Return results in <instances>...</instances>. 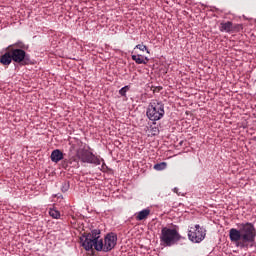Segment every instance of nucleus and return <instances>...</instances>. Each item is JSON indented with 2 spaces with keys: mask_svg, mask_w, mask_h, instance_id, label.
Listing matches in <instances>:
<instances>
[{
  "mask_svg": "<svg viewBox=\"0 0 256 256\" xmlns=\"http://www.w3.org/2000/svg\"><path fill=\"white\" fill-rule=\"evenodd\" d=\"M63 167H64V169H67V167H74V168L79 167V157H77V156L72 157L69 159L68 162L64 161Z\"/></svg>",
  "mask_w": 256,
  "mask_h": 256,
  "instance_id": "12",
  "label": "nucleus"
},
{
  "mask_svg": "<svg viewBox=\"0 0 256 256\" xmlns=\"http://www.w3.org/2000/svg\"><path fill=\"white\" fill-rule=\"evenodd\" d=\"M152 131L154 133L153 135H156L157 133H159V129H157V127H153Z\"/></svg>",
  "mask_w": 256,
  "mask_h": 256,
  "instance_id": "22",
  "label": "nucleus"
},
{
  "mask_svg": "<svg viewBox=\"0 0 256 256\" xmlns=\"http://www.w3.org/2000/svg\"><path fill=\"white\" fill-rule=\"evenodd\" d=\"M76 157L80 159L82 163H90L91 165H101V158L95 156L93 152L80 148L76 151Z\"/></svg>",
  "mask_w": 256,
  "mask_h": 256,
  "instance_id": "6",
  "label": "nucleus"
},
{
  "mask_svg": "<svg viewBox=\"0 0 256 256\" xmlns=\"http://www.w3.org/2000/svg\"><path fill=\"white\" fill-rule=\"evenodd\" d=\"M22 49L23 51H25V49H29V46L21 41H18L12 45L8 46V49Z\"/></svg>",
  "mask_w": 256,
  "mask_h": 256,
  "instance_id": "14",
  "label": "nucleus"
},
{
  "mask_svg": "<svg viewBox=\"0 0 256 256\" xmlns=\"http://www.w3.org/2000/svg\"><path fill=\"white\" fill-rule=\"evenodd\" d=\"M134 49H139V51H146V53H150L149 52V48H147V46L145 44H138L135 46Z\"/></svg>",
  "mask_w": 256,
  "mask_h": 256,
  "instance_id": "19",
  "label": "nucleus"
},
{
  "mask_svg": "<svg viewBox=\"0 0 256 256\" xmlns=\"http://www.w3.org/2000/svg\"><path fill=\"white\" fill-rule=\"evenodd\" d=\"M173 192L176 193L177 195H181V193H179V188H174Z\"/></svg>",
  "mask_w": 256,
  "mask_h": 256,
  "instance_id": "23",
  "label": "nucleus"
},
{
  "mask_svg": "<svg viewBox=\"0 0 256 256\" xmlns=\"http://www.w3.org/2000/svg\"><path fill=\"white\" fill-rule=\"evenodd\" d=\"M207 235V230L201 227L199 224H196L194 227H190L188 231V239L192 241V243H201L205 239Z\"/></svg>",
  "mask_w": 256,
  "mask_h": 256,
  "instance_id": "7",
  "label": "nucleus"
},
{
  "mask_svg": "<svg viewBox=\"0 0 256 256\" xmlns=\"http://www.w3.org/2000/svg\"><path fill=\"white\" fill-rule=\"evenodd\" d=\"M129 89H131V86H129V85L122 87L119 90V95H121V97H127V91H129Z\"/></svg>",
  "mask_w": 256,
  "mask_h": 256,
  "instance_id": "17",
  "label": "nucleus"
},
{
  "mask_svg": "<svg viewBox=\"0 0 256 256\" xmlns=\"http://www.w3.org/2000/svg\"><path fill=\"white\" fill-rule=\"evenodd\" d=\"M10 53L12 54V59L14 63L25 67V65H31V55L23 49L10 48Z\"/></svg>",
  "mask_w": 256,
  "mask_h": 256,
  "instance_id": "5",
  "label": "nucleus"
},
{
  "mask_svg": "<svg viewBox=\"0 0 256 256\" xmlns=\"http://www.w3.org/2000/svg\"><path fill=\"white\" fill-rule=\"evenodd\" d=\"M80 241L85 251H91L94 247L95 251L109 253V251H113L117 245V234L110 232L106 234L103 241V238H101V230L94 229L88 234H83L82 237H80Z\"/></svg>",
  "mask_w": 256,
  "mask_h": 256,
  "instance_id": "1",
  "label": "nucleus"
},
{
  "mask_svg": "<svg viewBox=\"0 0 256 256\" xmlns=\"http://www.w3.org/2000/svg\"><path fill=\"white\" fill-rule=\"evenodd\" d=\"M70 187H71V183L69 181H64L62 183V187H61L62 193H67V191H69Z\"/></svg>",
  "mask_w": 256,
  "mask_h": 256,
  "instance_id": "18",
  "label": "nucleus"
},
{
  "mask_svg": "<svg viewBox=\"0 0 256 256\" xmlns=\"http://www.w3.org/2000/svg\"><path fill=\"white\" fill-rule=\"evenodd\" d=\"M146 116L150 121H161L165 117V104L161 101H152L149 103Z\"/></svg>",
  "mask_w": 256,
  "mask_h": 256,
  "instance_id": "4",
  "label": "nucleus"
},
{
  "mask_svg": "<svg viewBox=\"0 0 256 256\" xmlns=\"http://www.w3.org/2000/svg\"><path fill=\"white\" fill-rule=\"evenodd\" d=\"M229 237L232 243H237L240 249H249V245L255 243L256 229L251 222L238 224V228L229 230Z\"/></svg>",
  "mask_w": 256,
  "mask_h": 256,
  "instance_id": "2",
  "label": "nucleus"
},
{
  "mask_svg": "<svg viewBox=\"0 0 256 256\" xmlns=\"http://www.w3.org/2000/svg\"><path fill=\"white\" fill-rule=\"evenodd\" d=\"M0 63L5 67H9L11 63H13V55L11 54V48H7V51L0 56Z\"/></svg>",
  "mask_w": 256,
  "mask_h": 256,
  "instance_id": "8",
  "label": "nucleus"
},
{
  "mask_svg": "<svg viewBox=\"0 0 256 256\" xmlns=\"http://www.w3.org/2000/svg\"><path fill=\"white\" fill-rule=\"evenodd\" d=\"M219 31H221V33H233V22H221L219 26Z\"/></svg>",
  "mask_w": 256,
  "mask_h": 256,
  "instance_id": "9",
  "label": "nucleus"
},
{
  "mask_svg": "<svg viewBox=\"0 0 256 256\" xmlns=\"http://www.w3.org/2000/svg\"><path fill=\"white\" fill-rule=\"evenodd\" d=\"M181 241V234L176 229L164 227L161 230L160 242L163 247H173Z\"/></svg>",
  "mask_w": 256,
  "mask_h": 256,
  "instance_id": "3",
  "label": "nucleus"
},
{
  "mask_svg": "<svg viewBox=\"0 0 256 256\" xmlns=\"http://www.w3.org/2000/svg\"><path fill=\"white\" fill-rule=\"evenodd\" d=\"M102 163V171H107V169H109V167L107 166V164H105V160L100 158V164Z\"/></svg>",
  "mask_w": 256,
  "mask_h": 256,
  "instance_id": "21",
  "label": "nucleus"
},
{
  "mask_svg": "<svg viewBox=\"0 0 256 256\" xmlns=\"http://www.w3.org/2000/svg\"><path fill=\"white\" fill-rule=\"evenodd\" d=\"M241 29H243V25H241V24L233 25V33H235V31L239 32V31H241Z\"/></svg>",
  "mask_w": 256,
  "mask_h": 256,
  "instance_id": "20",
  "label": "nucleus"
},
{
  "mask_svg": "<svg viewBox=\"0 0 256 256\" xmlns=\"http://www.w3.org/2000/svg\"><path fill=\"white\" fill-rule=\"evenodd\" d=\"M63 157H64V154L59 149L53 150L50 155V159L52 163H59V161H63Z\"/></svg>",
  "mask_w": 256,
  "mask_h": 256,
  "instance_id": "10",
  "label": "nucleus"
},
{
  "mask_svg": "<svg viewBox=\"0 0 256 256\" xmlns=\"http://www.w3.org/2000/svg\"><path fill=\"white\" fill-rule=\"evenodd\" d=\"M49 215L52 217V219H61V212L55 208L49 209Z\"/></svg>",
  "mask_w": 256,
  "mask_h": 256,
  "instance_id": "15",
  "label": "nucleus"
},
{
  "mask_svg": "<svg viewBox=\"0 0 256 256\" xmlns=\"http://www.w3.org/2000/svg\"><path fill=\"white\" fill-rule=\"evenodd\" d=\"M132 61H135L137 65H147V62L145 61V56L141 54L132 55Z\"/></svg>",
  "mask_w": 256,
  "mask_h": 256,
  "instance_id": "13",
  "label": "nucleus"
},
{
  "mask_svg": "<svg viewBox=\"0 0 256 256\" xmlns=\"http://www.w3.org/2000/svg\"><path fill=\"white\" fill-rule=\"evenodd\" d=\"M155 171H165L167 169V162H161L154 165Z\"/></svg>",
  "mask_w": 256,
  "mask_h": 256,
  "instance_id": "16",
  "label": "nucleus"
},
{
  "mask_svg": "<svg viewBox=\"0 0 256 256\" xmlns=\"http://www.w3.org/2000/svg\"><path fill=\"white\" fill-rule=\"evenodd\" d=\"M144 61L146 62V65H147V63H149V58L148 57H144Z\"/></svg>",
  "mask_w": 256,
  "mask_h": 256,
  "instance_id": "24",
  "label": "nucleus"
},
{
  "mask_svg": "<svg viewBox=\"0 0 256 256\" xmlns=\"http://www.w3.org/2000/svg\"><path fill=\"white\" fill-rule=\"evenodd\" d=\"M149 215H151V209L145 208L136 213V221H145Z\"/></svg>",
  "mask_w": 256,
  "mask_h": 256,
  "instance_id": "11",
  "label": "nucleus"
}]
</instances>
